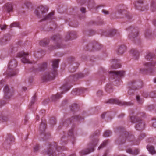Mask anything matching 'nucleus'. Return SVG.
Masks as SVG:
<instances>
[{
    "instance_id": "1",
    "label": "nucleus",
    "mask_w": 156,
    "mask_h": 156,
    "mask_svg": "<svg viewBox=\"0 0 156 156\" xmlns=\"http://www.w3.org/2000/svg\"><path fill=\"white\" fill-rule=\"evenodd\" d=\"M59 62L58 59H54L52 61L53 69L50 71L45 73L43 77V79L44 81H49L54 79L57 74L56 68L58 67Z\"/></svg>"
},
{
    "instance_id": "2",
    "label": "nucleus",
    "mask_w": 156,
    "mask_h": 156,
    "mask_svg": "<svg viewBox=\"0 0 156 156\" xmlns=\"http://www.w3.org/2000/svg\"><path fill=\"white\" fill-rule=\"evenodd\" d=\"M97 135L96 133H94L90 136V138L92 140V141L89 145L90 148H88L86 150H83L80 152V153L81 156L86 155L91 152H93L94 151V147L96 146L98 141L97 138L96 137H94Z\"/></svg>"
},
{
    "instance_id": "3",
    "label": "nucleus",
    "mask_w": 156,
    "mask_h": 156,
    "mask_svg": "<svg viewBox=\"0 0 156 156\" xmlns=\"http://www.w3.org/2000/svg\"><path fill=\"white\" fill-rule=\"evenodd\" d=\"M156 64V62H155L152 63L148 62L144 63V65L146 68L141 69L140 70V73L144 74H151L155 70L156 68L154 67Z\"/></svg>"
},
{
    "instance_id": "4",
    "label": "nucleus",
    "mask_w": 156,
    "mask_h": 156,
    "mask_svg": "<svg viewBox=\"0 0 156 156\" xmlns=\"http://www.w3.org/2000/svg\"><path fill=\"white\" fill-rule=\"evenodd\" d=\"M17 66V62L15 59L11 61L8 65V68L5 74L8 76L11 77L15 75L18 73V71L15 69Z\"/></svg>"
},
{
    "instance_id": "5",
    "label": "nucleus",
    "mask_w": 156,
    "mask_h": 156,
    "mask_svg": "<svg viewBox=\"0 0 156 156\" xmlns=\"http://www.w3.org/2000/svg\"><path fill=\"white\" fill-rule=\"evenodd\" d=\"M144 116V113L142 112H137V130H143L145 127V124L141 117Z\"/></svg>"
},
{
    "instance_id": "6",
    "label": "nucleus",
    "mask_w": 156,
    "mask_h": 156,
    "mask_svg": "<svg viewBox=\"0 0 156 156\" xmlns=\"http://www.w3.org/2000/svg\"><path fill=\"white\" fill-rule=\"evenodd\" d=\"M71 86H68V84H66L62 86L61 89L63 90L61 94L57 93L56 95H52L51 97V100L52 101H55L60 99L62 97V94H63V92L68 91L71 88Z\"/></svg>"
},
{
    "instance_id": "7",
    "label": "nucleus",
    "mask_w": 156,
    "mask_h": 156,
    "mask_svg": "<svg viewBox=\"0 0 156 156\" xmlns=\"http://www.w3.org/2000/svg\"><path fill=\"white\" fill-rule=\"evenodd\" d=\"M107 103H108L111 104H116L120 106H130L133 105V103L129 102H126L125 101H122L117 99H111L108 100L106 102Z\"/></svg>"
},
{
    "instance_id": "8",
    "label": "nucleus",
    "mask_w": 156,
    "mask_h": 156,
    "mask_svg": "<svg viewBox=\"0 0 156 156\" xmlns=\"http://www.w3.org/2000/svg\"><path fill=\"white\" fill-rule=\"evenodd\" d=\"M48 10V9L43 6L38 7L35 10V13L37 16L39 18L41 17L42 15L46 13Z\"/></svg>"
},
{
    "instance_id": "9",
    "label": "nucleus",
    "mask_w": 156,
    "mask_h": 156,
    "mask_svg": "<svg viewBox=\"0 0 156 156\" xmlns=\"http://www.w3.org/2000/svg\"><path fill=\"white\" fill-rule=\"evenodd\" d=\"M28 53H25L23 51L19 52L17 54V56L18 57H22L21 60L22 62L24 63H33L30 62L28 59L27 58V56L28 55Z\"/></svg>"
},
{
    "instance_id": "10",
    "label": "nucleus",
    "mask_w": 156,
    "mask_h": 156,
    "mask_svg": "<svg viewBox=\"0 0 156 156\" xmlns=\"http://www.w3.org/2000/svg\"><path fill=\"white\" fill-rule=\"evenodd\" d=\"M54 145L52 144H50L49 147L48 148L47 150L46 151V153L48 155H52L54 153L53 151L54 149H56L58 151H60V149L63 150V147H60L58 148L57 147V144L56 143H54Z\"/></svg>"
},
{
    "instance_id": "11",
    "label": "nucleus",
    "mask_w": 156,
    "mask_h": 156,
    "mask_svg": "<svg viewBox=\"0 0 156 156\" xmlns=\"http://www.w3.org/2000/svg\"><path fill=\"white\" fill-rule=\"evenodd\" d=\"M129 32V38L132 41H135L136 37V29L132 27H130L128 29Z\"/></svg>"
},
{
    "instance_id": "12",
    "label": "nucleus",
    "mask_w": 156,
    "mask_h": 156,
    "mask_svg": "<svg viewBox=\"0 0 156 156\" xmlns=\"http://www.w3.org/2000/svg\"><path fill=\"white\" fill-rule=\"evenodd\" d=\"M5 94V98L6 99H9L13 95V92L12 90L10 89L7 86L4 89Z\"/></svg>"
},
{
    "instance_id": "13",
    "label": "nucleus",
    "mask_w": 156,
    "mask_h": 156,
    "mask_svg": "<svg viewBox=\"0 0 156 156\" xmlns=\"http://www.w3.org/2000/svg\"><path fill=\"white\" fill-rule=\"evenodd\" d=\"M109 73L111 76L114 77V78L123 76L125 74V72L123 71H110Z\"/></svg>"
},
{
    "instance_id": "14",
    "label": "nucleus",
    "mask_w": 156,
    "mask_h": 156,
    "mask_svg": "<svg viewBox=\"0 0 156 156\" xmlns=\"http://www.w3.org/2000/svg\"><path fill=\"white\" fill-rule=\"evenodd\" d=\"M129 89L128 93L130 95H132L134 93L136 89V86L135 81H132L129 84Z\"/></svg>"
},
{
    "instance_id": "15",
    "label": "nucleus",
    "mask_w": 156,
    "mask_h": 156,
    "mask_svg": "<svg viewBox=\"0 0 156 156\" xmlns=\"http://www.w3.org/2000/svg\"><path fill=\"white\" fill-rule=\"evenodd\" d=\"M84 76L83 73H77L70 76L69 77V79L70 81H75L78 79L82 78Z\"/></svg>"
},
{
    "instance_id": "16",
    "label": "nucleus",
    "mask_w": 156,
    "mask_h": 156,
    "mask_svg": "<svg viewBox=\"0 0 156 156\" xmlns=\"http://www.w3.org/2000/svg\"><path fill=\"white\" fill-rule=\"evenodd\" d=\"M76 33L75 32H70L68 33L66 36V40L70 39H73L76 38Z\"/></svg>"
},
{
    "instance_id": "17",
    "label": "nucleus",
    "mask_w": 156,
    "mask_h": 156,
    "mask_svg": "<svg viewBox=\"0 0 156 156\" xmlns=\"http://www.w3.org/2000/svg\"><path fill=\"white\" fill-rule=\"evenodd\" d=\"M10 39V36L9 34H7L3 36L0 40V42L2 44H5L6 42Z\"/></svg>"
},
{
    "instance_id": "18",
    "label": "nucleus",
    "mask_w": 156,
    "mask_h": 156,
    "mask_svg": "<svg viewBox=\"0 0 156 156\" xmlns=\"http://www.w3.org/2000/svg\"><path fill=\"white\" fill-rule=\"evenodd\" d=\"M13 136L11 134L8 135L6 140L5 142V144H10L14 141Z\"/></svg>"
},
{
    "instance_id": "19",
    "label": "nucleus",
    "mask_w": 156,
    "mask_h": 156,
    "mask_svg": "<svg viewBox=\"0 0 156 156\" xmlns=\"http://www.w3.org/2000/svg\"><path fill=\"white\" fill-rule=\"evenodd\" d=\"M4 9L8 12L12 11L13 7L12 4L9 3L6 4L4 6Z\"/></svg>"
},
{
    "instance_id": "20",
    "label": "nucleus",
    "mask_w": 156,
    "mask_h": 156,
    "mask_svg": "<svg viewBox=\"0 0 156 156\" xmlns=\"http://www.w3.org/2000/svg\"><path fill=\"white\" fill-rule=\"evenodd\" d=\"M155 55L154 54L149 52L147 53L145 57L146 60L150 61L155 58Z\"/></svg>"
},
{
    "instance_id": "21",
    "label": "nucleus",
    "mask_w": 156,
    "mask_h": 156,
    "mask_svg": "<svg viewBox=\"0 0 156 156\" xmlns=\"http://www.w3.org/2000/svg\"><path fill=\"white\" fill-rule=\"evenodd\" d=\"M123 137L125 138V140H127L129 142H133L134 137V136L132 135H129L127 133H125V136Z\"/></svg>"
},
{
    "instance_id": "22",
    "label": "nucleus",
    "mask_w": 156,
    "mask_h": 156,
    "mask_svg": "<svg viewBox=\"0 0 156 156\" xmlns=\"http://www.w3.org/2000/svg\"><path fill=\"white\" fill-rule=\"evenodd\" d=\"M85 90L83 88H75L74 89L72 92V93L74 94L73 93H76L75 94H82L84 91Z\"/></svg>"
},
{
    "instance_id": "23",
    "label": "nucleus",
    "mask_w": 156,
    "mask_h": 156,
    "mask_svg": "<svg viewBox=\"0 0 156 156\" xmlns=\"http://www.w3.org/2000/svg\"><path fill=\"white\" fill-rule=\"evenodd\" d=\"M126 47L124 45L120 46L118 49L117 52L118 54L120 55H121L123 54L126 51Z\"/></svg>"
},
{
    "instance_id": "24",
    "label": "nucleus",
    "mask_w": 156,
    "mask_h": 156,
    "mask_svg": "<svg viewBox=\"0 0 156 156\" xmlns=\"http://www.w3.org/2000/svg\"><path fill=\"white\" fill-rule=\"evenodd\" d=\"M71 120H68V123H71L72 122H75L77 121H79L82 119H84L83 118H81V116H79L78 115H76L73 117H72L71 118Z\"/></svg>"
},
{
    "instance_id": "25",
    "label": "nucleus",
    "mask_w": 156,
    "mask_h": 156,
    "mask_svg": "<svg viewBox=\"0 0 156 156\" xmlns=\"http://www.w3.org/2000/svg\"><path fill=\"white\" fill-rule=\"evenodd\" d=\"M147 148L149 152L151 154H153L156 153L154 147L152 146L148 145L147 146Z\"/></svg>"
},
{
    "instance_id": "26",
    "label": "nucleus",
    "mask_w": 156,
    "mask_h": 156,
    "mask_svg": "<svg viewBox=\"0 0 156 156\" xmlns=\"http://www.w3.org/2000/svg\"><path fill=\"white\" fill-rule=\"evenodd\" d=\"M47 67V64L46 62H43L39 65L38 70L40 71H44Z\"/></svg>"
},
{
    "instance_id": "27",
    "label": "nucleus",
    "mask_w": 156,
    "mask_h": 156,
    "mask_svg": "<svg viewBox=\"0 0 156 156\" xmlns=\"http://www.w3.org/2000/svg\"><path fill=\"white\" fill-rule=\"evenodd\" d=\"M143 4V0H138L137 1V10H140L141 11L144 10V9H142V7L141 6Z\"/></svg>"
},
{
    "instance_id": "28",
    "label": "nucleus",
    "mask_w": 156,
    "mask_h": 156,
    "mask_svg": "<svg viewBox=\"0 0 156 156\" xmlns=\"http://www.w3.org/2000/svg\"><path fill=\"white\" fill-rule=\"evenodd\" d=\"M105 89L106 91L109 93H110L113 92L112 86L110 84H108L106 85Z\"/></svg>"
},
{
    "instance_id": "29",
    "label": "nucleus",
    "mask_w": 156,
    "mask_h": 156,
    "mask_svg": "<svg viewBox=\"0 0 156 156\" xmlns=\"http://www.w3.org/2000/svg\"><path fill=\"white\" fill-rule=\"evenodd\" d=\"M46 128V125L42 122L39 127V130L41 133H42L45 131Z\"/></svg>"
},
{
    "instance_id": "30",
    "label": "nucleus",
    "mask_w": 156,
    "mask_h": 156,
    "mask_svg": "<svg viewBox=\"0 0 156 156\" xmlns=\"http://www.w3.org/2000/svg\"><path fill=\"white\" fill-rule=\"evenodd\" d=\"M54 13L53 12H51L48 15L45 16L42 20V21H44L48 20L51 19L52 16L54 15Z\"/></svg>"
},
{
    "instance_id": "31",
    "label": "nucleus",
    "mask_w": 156,
    "mask_h": 156,
    "mask_svg": "<svg viewBox=\"0 0 156 156\" xmlns=\"http://www.w3.org/2000/svg\"><path fill=\"white\" fill-rule=\"evenodd\" d=\"M49 40L47 39H44L40 41L39 44L40 46H44L47 45L49 43Z\"/></svg>"
},
{
    "instance_id": "32",
    "label": "nucleus",
    "mask_w": 156,
    "mask_h": 156,
    "mask_svg": "<svg viewBox=\"0 0 156 156\" xmlns=\"http://www.w3.org/2000/svg\"><path fill=\"white\" fill-rule=\"evenodd\" d=\"M144 102V99L143 98H140L139 95H137V105H142Z\"/></svg>"
},
{
    "instance_id": "33",
    "label": "nucleus",
    "mask_w": 156,
    "mask_h": 156,
    "mask_svg": "<svg viewBox=\"0 0 156 156\" xmlns=\"http://www.w3.org/2000/svg\"><path fill=\"white\" fill-rule=\"evenodd\" d=\"M144 36L146 38H149L151 36V33L149 29L146 30L144 33Z\"/></svg>"
},
{
    "instance_id": "34",
    "label": "nucleus",
    "mask_w": 156,
    "mask_h": 156,
    "mask_svg": "<svg viewBox=\"0 0 156 156\" xmlns=\"http://www.w3.org/2000/svg\"><path fill=\"white\" fill-rule=\"evenodd\" d=\"M130 54L132 57L133 58H134L135 59L136 58V50L134 49H131L130 51Z\"/></svg>"
},
{
    "instance_id": "35",
    "label": "nucleus",
    "mask_w": 156,
    "mask_h": 156,
    "mask_svg": "<svg viewBox=\"0 0 156 156\" xmlns=\"http://www.w3.org/2000/svg\"><path fill=\"white\" fill-rule=\"evenodd\" d=\"M145 136V135L144 133H141L138 136V138H137V145L138 144V142H140L141 140H143Z\"/></svg>"
},
{
    "instance_id": "36",
    "label": "nucleus",
    "mask_w": 156,
    "mask_h": 156,
    "mask_svg": "<svg viewBox=\"0 0 156 156\" xmlns=\"http://www.w3.org/2000/svg\"><path fill=\"white\" fill-rule=\"evenodd\" d=\"M143 83L140 80H137V90L141 89L143 87Z\"/></svg>"
},
{
    "instance_id": "37",
    "label": "nucleus",
    "mask_w": 156,
    "mask_h": 156,
    "mask_svg": "<svg viewBox=\"0 0 156 156\" xmlns=\"http://www.w3.org/2000/svg\"><path fill=\"white\" fill-rule=\"evenodd\" d=\"M133 113L130 114V120L132 123H135L136 122V119L135 116L133 115Z\"/></svg>"
},
{
    "instance_id": "38",
    "label": "nucleus",
    "mask_w": 156,
    "mask_h": 156,
    "mask_svg": "<svg viewBox=\"0 0 156 156\" xmlns=\"http://www.w3.org/2000/svg\"><path fill=\"white\" fill-rule=\"evenodd\" d=\"M98 46H99V45L96 42H94V43L93 46H92L91 44H90L88 45V47L89 48L92 47L93 48H95L96 49H98Z\"/></svg>"
},
{
    "instance_id": "39",
    "label": "nucleus",
    "mask_w": 156,
    "mask_h": 156,
    "mask_svg": "<svg viewBox=\"0 0 156 156\" xmlns=\"http://www.w3.org/2000/svg\"><path fill=\"white\" fill-rule=\"evenodd\" d=\"M116 30H110L108 33V36L111 37L113 36L116 33Z\"/></svg>"
},
{
    "instance_id": "40",
    "label": "nucleus",
    "mask_w": 156,
    "mask_h": 156,
    "mask_svg": "<svg viewBox=\"0 0 156 156\" xmlns=\"http://www.w3.org/2000/svg\"><path fill=\"white\" fill-rule=\"evenodd\" d=\"M126 151L129 154H134V155H136V150L133 151L131 149H128L126 150Z\"/></svg>"
},
{
    "instance_id": "41",
    "label": "nucleus",
    "mask_w": 156,
    "mask_h": 156,
    "mask_svg": "<svg viewBox=\"0 0 156 156\" xmlns=\"http://www.w3.org/2000/svg\"><path fill=\"white\" fill-rule=\"evenodd\" d=\"M155 2L153 1L151 2V8L152 12H153L155 11L156 8L155 7Z\"/></svg>"
},
{
    "instance_id": "42",
    "label": "nucleus",
    "mask_w": 156,
    "mask_h": 156,
    "mask_svg": "<svg viewBox=\"0 0 156 156\" xmlns=\"http://www.w3.org/2000/svg\"><path fill=\"white\" fill-rule=\"evenodd\" d=\"M109 140H107L106 141H105L103 142L101 144L100 146L98 147V149L100 150V149L102 148L105 147L107 143V142Z\"/></svg>"
},
{
    "instance_id": "43",
    "label": "nucleus",
    "mask_w": 156,
    "mask_h": 156,
    "mask_svg": "<svg viewBox=\"0 0 156 156\" xmlns=\"http://www.w3.org/2000/svg\"><path fill=\"white\" fill-rule=\"evenodd\" d=\"M111 134L112 132L111 131L108 130L106 131L105 132L104 136L105 137H108Z\"/></svg>"
},
{
    "instance_id": "44",
    "label": "nucleus",
    "mask_w": 156,
    "mask_h": 156,
    "mask_svg": "<svg viewBox=\"0 0 156 156\" xmlns=\"http://www.w3.org/2000/svg\"><path fill=\"white\" fill-rule=\"evenodd\" d=\"M60 39L61 37L59 35H55L52 37V39L54 41H57Z\"/></svg>"
},
{
    "instance_id": "45",
    "label": "nucleus",
    "mask_w": 156,
    "mask_h": 156,
    "mask_svg": "<svg viewBox=\"0 0 156 156\" xmlns=\"http://www.w3.org/2000/svg\"><path fill=\"white\" fill-rule=\"evenodd\" d=\"M50 123L52 125L55 124L56 123V120L54 118H51L50 120Z\"/></svg>"
},
{
    "instance_id": "46",
    "label": "nucleus",
    "mask_w": 156,
    "mask_h": 156,
    "mask_svg": "<svg viewBox=\"0 0 156 156\" xmlns=\"http://www.w3.org/2000/svg\"><path fill=\"white\" fill-rule=\"evenodd\" d=\"M149 95L152 98H156V91L150 93Z\"/></svg>"
},
{
    "instance_id": "47",
    "label": "nucleus",
    "mask_w": 156,
    "mask_h": 156,
    "mask_svg": "<svg viewBox=\"0 0 156 156\" xmlns=\"http://www.w3.org/2000/svg\"><path fill=\"white\" fill-rule=\"evenodd\" d=\"M20 25L19 24L16 22H14L10 25V27L11 28L14 27H19Z\"/></svg>"
},
{
    "instance_id": "48",
    "label": "nucleus",
    "mask_w": 156,
    "mask_h": 156,
    "mask_svg": "<svg viewBox=\"0 0 156 156\" xmlns=\"http://www.w3.org/2000/svg\"><path fill=\"white\" fill-rule=\"evenodd\" d=\"M36 100V97L35 95H34L32 98L30 104L31 105L32 104H34Z\"/></svg>"
},
{
    "instance_id": "49",
    "label": "nucleus",
    "mask_w": 156,
    "mask_h": 156,
    "mask_svg": "<svg viewBox=\"0 0 156 156\" xmlns=\"http://www.w3.org/2000/svg\"><path fill=\"white\" fill-rule=\"evenodd\" d=\"M121 67V65L119 64H117L115 66L112 65L111 66L112 68L113 69H116L117 68H120Z\"/></svg>"
},
{
    "instance_id": "50",
    "label": "nucleus",
    "mask_w": 156,
    "mask_h": 156,
    "mask_svg": "<svg viewBox=\"0 0 156 156\" xmlns=\"http://www.w3.org/2000/svg\"><path fill=\"white\" fill-rule=\"evenodd\" d=\"M153 120L154 122L152 123V126L154 128H156V118H154Z\"/></svg>"
},
{
    "instance_id": "51",
    "label": "nucleus",
    "mask_w": 156,
    "mask_h": 156,
    "mask_svg": "<svg viewBox=\"0 0 156 156\" xmlns=\"http://www.w3.org/2000/svg\"><path fill=\"white\" fill-rule=\"evenodd\" d=\"M68 135L70 136H72L73 135V129H71L69 131Z\"/></svg>"
},
{
    "instance_id": "52",
    "label": "nucleus",
    "mask_w": 156,
    "mask_h": 156,
    "mask_svg": "<svg viewBox=\"0 0 156 156\" xmlns=\"http://www.w3.org/2000/svg\"><path fill=\"white\" fill-rule=\"evenodd\" d=\"M39 149V146L38 145H36L34 148V152L38 151Z\"/></svg>"
},
{
    "instance_id": "53",
    "label": "nucleus",
    "mask_w": 156,
    "mask_h": 156,
    "mask_svg": "<svg viewBox=\"0 0 156 156\" xmlns=\"http://www.w3.org/2000/svg\"><path fill=\"white\" fill-rule=\"evenodd\" d=\"M103 92L101 90H99L97 93V95L99 97L101 96L102 95Z\"/></svg>"
},
{
    "instance_id": "54",
    "label": "nucleus",
    "mask_w": 156,
    "mask_h": 156,
    "mask_svg": "<svg viewBox=\"0 0 156 156\" xmlns=\"http://www.w3.org/2000/svg\"><path fill=\"white\" fill-rule=\"evenodd\" d=\"M7 25H2L0 26V27L2 30H5L6 27Z\"/></svg>"
},
{
    "instance_id": "55",
    "label": "nucleus",
    "mask_w": 156,
    "mask_h": 156,
    "mask_svg": "<svg viewBox=\"0 0 156 156\" xmlns=\"http://www.w3.org/2000/svg\"><path fill=\"white\" fill-rule=\"evenodd\" d=\"M81 11L83 13H85L86 12V9L83 7H82L81 9Z\"/></svg>"
},
{
    "instance_id": "56",
    "label": "nucleus",
    "mask_w": 156,
    "mask_h": 156,
    "mask_svg": "<svg viewBox=\"0 0 156 156\" xmlns=\"http://www.w3.org/2000/svg\"><path fill=\"white\" fill-rule=\"evenodd\" d=\"M102 12L105 15L108 14L109 13V12L105 10H103Z\"/></svg>"
},
{
    "instance_id": "57",
    "label": "nucleus",
    "mask_w": 156,
    "mask_h": 156,
    "mask_svg": "<svg viewBox=\"0 0 156 156\" xmlns=\"http://www.w3.org/2000/svg\"><path fill=\"white\" fill-rule=\"evenodd\" d=\"M137 46L138 45H140V44H141V42L140 41V39H138L137 38Z\"/></svg>"
},
{
    "instance_id": "58",
    "label": "nucleus",
    "mask_w": 156,
    "mask_h": 156,
    "mask_svg": "<svg viewBox=\"0 0 156 156\" xmlns=\"http://www.w3.org/2000/svg\"><path fill=\"white\" fill-rule=\"evenodd\" d=\"M49 100L48 99H46L43 102L44 105H45L49 102Z\"/></svg>"
},
{
    "instance_id": "59",
    "label": "nucleus",
    "mask_w": 156,
    "mask_h": 156,
    "mask_svg": "<svg viewBox=\"0 0 156 156\" xmlns=\"http://www.w3.org/2000/svg\"><path fill=\"white\" fill-rule=\"evenodd\" d=\"M106 113L105 112H104L101 115V118H102V119H104L105 118V116L106 114Z\"/></svg>"
},
{
    "instance_id": "60",
    "label": "nucleus",
    "mask_w": 156,
    "mask_h": 156,
    "mask_svg": "<svg viewBox=\"0 0 156 156\" xmlns=\"http://www.w3.org/2000/svg\"><path fill=\"white\" fill-rule=\"evenodd\" d=\"M7 118L5 117H0V120H1V119H2L3 120H4V121H5L6 120H7Z\"/></svg>"
},
{
    "instance_id": "61",
    "label": "nucleus",
    "mask_w": 156,
    "mask_h": 156,
    "mask_svg": "<svg viewBox=\"0 0 156 156\" xmlns=\"http://www.w3.org/2000/svg\"><path fill=\"white\" fill-rule=\"evenodd\" d=\"M75 105H72L70 106V110L72 111H73L74 109V106Z\"/></svg>"
},
{
    "instance_id": "62",
    "label": "nucleus",
    "mask_w": 156,
    "mask_h": 156,
    "mask_svg": "<svg viewBox=\"0 0 156 156\" xmlns=\"http://www.w3.org/2000/svg\"><path fill=\"white\" fill-rule=\"evenodd\" d=\"M125 11L124 10H122V9H120V10H119L118 11L119 12V13H120V14H121L123 12H124Z\"/></svg>"
},
{
    "instance_id": "63",
    "label": "nucleus",
    "mask_w": 156,
    "mask_h": 156,
    "mask_svg": "<svg viewBox=\"0 0 156 156\" xmlns=\"http://www.w3.org/2000/svg\"><path fill=\"white\" fill-rule=\"evenodd\" d=\"M153 24L156 27V20H154L153 21Z\"/></svg>"
},
{
    "instance_id": "64",
    "label": "nucleus",
    "mask_w": 156,
    "mask_h": 156,
    "mask_svg": "<svg viewBox=\"0 0 156 156\" xmlns=\"http://www.w3.org/2000/svg\"><path fill=\"white\" fill-rule=\"evenodd\" d=\"M4 82H5V80H2L0 81V85H1L2 83H4Z\"/></svg>"
}]
</instances>
